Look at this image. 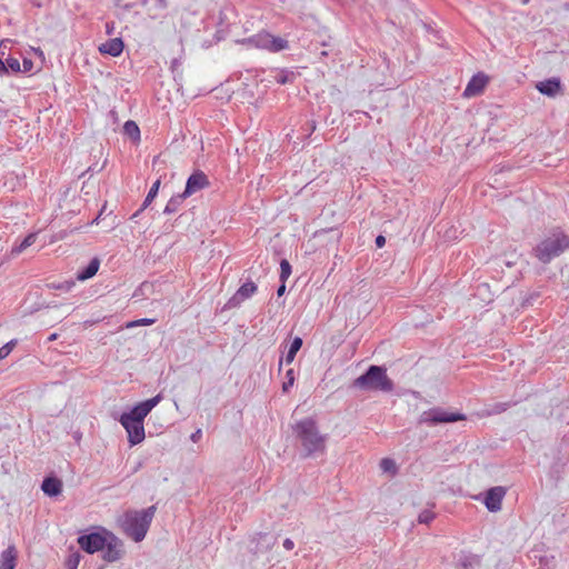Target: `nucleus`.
<instances>
[{"instance_id":"6","label":"nucleus","mask_w":569,"mask_h":569,"mask_svg":"<svg viewBox=\"0 0 569 569\" xmlns=\"http://www.w3.org/2000/svg\"><path fill=\"white\" fill-rule=\"evenodd\" d=\"M460 420H465V416L461 413L448 412L440 408H433L421 413L419 423L438 425L456 422Z\"/></svg>"},{"instance_id":"19","label":"nucleus","mask_w":569,"mask_h":569,"mask_svg":"<svg viewBox=\"0 0 569 569\" xmlns=\"http://www.w3.org/2000/svg\"><path fill=\"white\" fill-rule=\"evenodd\" d=\"M536 88L542 94L555 97L557 93H559L561 84L559 79L553 78L537 83Z\"/></svg>"},{"instance_id":"3","label":"nucleus","mask_w":569,"mask_h":569,"mask_svg":"<svg viewBox=\"0 0 569 569\" xmlns=\"http://www.w3.org/2000/svg\"><path fill=\"white\" fill-rule=\"evenodd\" d=\"M569 249V238L560 229L549 231L533 248V256L541 263H549Z\"/></svg>"},{"instance_id":"22","label":"nucleus","mask_w":569,"mask_h":569,"mask_svg":"<svg viewBox=\"0 0 569 569\" xmlns=\"http://www.w3.org/2000/svg\"><path fill=\"white\" fill-rule=\"evenodd\" d=\"M123 134L127 139H129L131 141L140 140V129H139L138 124L132 120H128L123 124Z\"/></svg>"},{"instance_id":"18","label":"nucleus","mask_w":569,"mask_h":569,"mask_svg":"<svg viewBox=\"0 0 569 569\" xmlns=\"http://www.w3.org/2000/svg\"><path fill=\"white\" fill-rule=\"evenodd\" d=\"M18 551L14 546H9L1 552L0 569H14L17 565Z\"/></svg>"},{"instance_id":"32","label":"nucleus","mask_w":569,"mask_h":569,"mask_svg":"<svg viewBox=\"0 0 569 569\" xmlns=\"http://www.w3.org/2000/svg\"><path fill=\"white\" fill-rule=\"evenodd\" d=\"M7 66H8V68H10L14 72H20L21 71L20 62H19V60L17 58H8L7 59Z\"/></svg>"},{"instance_id":"33","label":"nucleus","mask_w":569,"mask_h":569,"mask_svg":"<svg viewBox=\"0 0 569 569\" xmlns=\"http://www.w3.org/2000/svg\"><path fill=\"white\" fill-rule=\"evenodd\" d=\"M74 284L76 283H74L73 280H69V281H64V282H61V283L54 286V288L68 292V291H70L74 287Z\"/></svg>"},{"instance_id":"46","label":"nucleus","mask_w":569,"mask_h":569,"mask_svg":"<svg viewBox=\"0 0 569 569\" xmlns=\"http://www.w3.org/2000/svg\"><path fill=\"white\" fill-rule=\"evenodd\" d=\"M158 160H159V157H156V158L153 159V164H156V163L158 162Z\"/></svg>"},{"instance_id":"35","label":"nucleus","mask_w":569,"mask_h":569,"mask_svg":"<svg viewBox=\"0 0 569 569\" xmlns=\"http://www.w3.org/2000/svg\"><path fill=\"white\" fill-rule=\"evenodd\" d=\"M282 546L286 550H292L295 548V542L290 538H286Z\"/></svg>"},{"instance_id":"20","label":"nucleus","mask_w":569,"mask_h":569,"mask_svg":"<svg viewBox=\"0 0 569 569\" xmlns=\"http://www.w3.org/2000/svg\"><path fill=\"white\" fill-rule=\"evenodd\" d=\"M99 267H100V260L98 258L91 259V261L84 269L78 271L77 280L86 281V280L92 278L98 272Z\"/></svg>"},{"instance_id":"26","label":"nucleus","mask_w":569,"mask_h":569,"mask_svg":"<svg viewBox=\"0 0 569 569\" xmlns=\"http://www.w3.org/2000/svg\"><path fill=\"white\" fill-rule=\"evenodd\" d=\"M435 517L436 515L433 511L426 509L419 513L418 521L419 523L429 525L435 519Z\"/></svg>"},{"instance_id":"11","label":"nucleus","mask_w":569,"mask_h":569,"mask_svg":"<svg viewBox=\"0 0 569 569\" xmlns=\"http://www.w3.org/2000/svg\"><path fill=\"white\" fill-rule=\"evenodd\" d=\"M489 82L488 76L482 72L475 74L465 88L462 96L472 98L481 94Z\"/></svg>"},{"instance_id":"40","label":"nucleus","mask_w":569,"mask_h":569,"mask_svg":"<svg viewBox=\"0 0 569 569\" xmlns=\"http://www.w3.org/2000/svg\"><path fill=\"white\" fill-rule=\"evenodd\" d=\"M158 8L164 9L168 3L167 0H152Z\"/></svg>"},{"instance_id":"44","label":"nucleus","mask_w":569,"mask_h":569,"mask_svg":"<svg viewBox=\"0 0 569 569\" xmlns=\"http://www.w3.org/2000/svg\"><path fill=\"white\" fill-rule=\"evenodd\" d=\"M57 339V333H52L51 336H49L48 340L49 341H52V340H56Z\"/></svg>"},{"instance_id":"30","label":"nucleus","mask_w":569,"mask_h":569,"mask_svg":"<svg viewBox=\"0 0 569 569\" xmlns=\"http://www.w3.org/2000/svg\"><path fill=\"white\" fill-rule=\"evenodd\" d=\"M286 378H287V380L282 385V390L284 392H287L289 390V388H291L293 386V383H295V375H293V370L292 369H289L287 371Z\"/></svg>"},{"instance_id":"24","label":"nucleus","mask_w":569,"mask_h":569,"mask_svg":"<svg viewBox=\"0 0 569 569\" xmlns=\"http://www.w3.org/2000/svg\"><path fill=\"white\" fill-rule=\"evenodd\" d=\"M184 199L186 197L182 193L172 197L166 204L163 212L170 214L178 211L179 207L181 206Z\"/></svg>"},{"instance_id":"14","label":"nucleus","mask_w":569,"mask_h":569,"mask_svg":"<svg viewBox=\"0 0 569 569\" xmlns=\"http://www.w3.org/2000/svg\"><path fill=\"white\" fill-rule=\"evenodd\" d=\"M251 542L254 543L252 549L254 553H264L274 547L277 538L268 533L258 532L252 537Z\"/></svg>"},{"instance_id":"12","label":"nucleus","mask_w":569,"mask_h":569,"mask_svg":"<svg viewBox=\"0 0 569 569\" xmlns=\"http://www.w3.org/2000/svg\"><path fill=\"white\" fill-rule=\"evenodd\" d=\"M257 291V286L252 281L243 283L238 291L229 299L227 306L229 308H236L241 302L249 299Z\"/></svg>"},{"instance_id":"4","label":"nucleus","mask_w":569,"mask_h":569,"mask_svg":"<svg viewBox=\"0 0 569 569\" xmlns=\"http://www.w3.org/2000/svg\"><path fill=\"white\" fill-rule=\"evenodd\" d=\"M352 386L362 391L391 392L395 388L393 381L388 377L387 370L380 366H370L367 371L355 379Z\"/></svg>"},{"instance_id":"16","label":"nucleus","mask_w":569,"mask_h":569,"mask_svg":"<svg viewBox=\"0 0 569 569\" xmlns=\"http://www.w3.org/2000/svg\"><path fill=\"white\" fill-rule=\"evenodd\" d=\"M63 488L62 481L57 477H46L41 485V490L48 497H57L61 495Z\"/></svg>"},{"instance_id":"42","label":"nucleus","mask_w":569,"mask_h":569,"mask_svg":"<svg viewBox=\"0 0 569 569\" xmlns=\"http://www.w3.org/2000/svg\"><path fill=\"white\" fill-rule=\"evenodd\" d=\"M284 291H286V284H284V282H282L281 286L277 290V295L279 297H281L284 293Z\"/></svg>"},{"instance_id":"13","label":"nucleus","mask_w":569,"mask_h":569,"mask_svg":"<svg viewBox=\"0 0 569 569\" xmlns=\"http://www.w3.org/2000/svg\"><path fill=\"white\" fill-rule=\"evenodd\" d=\"M505 489L502 487H493L489 489L485 497V505L491 512H497L501 509L502 499L505 497Z\"/></svg>"},{"instance_id":"31","label":"nucleus","mask_w":569,"mask_h":569,"mask_svg":"<svg viewBox=\"0 0 569 569\" xmlns=\"http://www.w3.org/2000/svg\"><path fill=\"white\" fill-rule=\"evenodd\" d=\"M302 347V339L300 337H296L292 341H291V345L289 347V352L290 353H293L295 356L297 355V352L300 350V348Z\"/></svg>"},{"instance_id":"17","label":"nucleus","mask_w":569,"mask_h":569,"mask_svg":"<svg viewBox=\"0 0 569 569\" xmlns=\"http://www.w3.org/2000/svg\"><path fill=\"white\" fill-rule=\"evenodd\" d=\"M123 41L120 38L110 39L99 46V51L102 54L111 57H119L123 51Z\"/></svg>"},{"instance_id":"45","label":"nucleus","mask_w":569,"mask_h":569,"mask_svg":"<svg viewBox=\"0 0 569 569\" xmlns=\"http://www.w3.org/2000/svg\"><path fill=\"white\" fill-rule=\"evenodd\" d=\"M8 41H9V40H2V41L0 42V48H1V47H6V42H8Z\"/></svg>"},{"instance_id":"2","label":"nucleus","mask_w":569,"mask_h":569,"mask_svg":"<svg viewBox=\"0 0 569 569\" xmlns=\"http://www.w3.org/2000/svg\"><path fill=\"white\" fill-rule=\"evenodd\" d=\"M293 431L306 456L325 452L327 436L320 433L315 420L307 418L297 422L293 427Z\"/></svg>"},{"instance_id":"29","label":"nucleus","mask_w":569,"mask_h":569,"mask_svg":"<svg viewBox=\"0 0 569 569\" xmlns=\"http://www.w3.org/2000/svg\"><path fill=\"white\" fill-rule=\"evenodd\" d=\"M154 322H156L154 319L142 318V319H139V320L130 321L127 325V328H134V327H138V326H150V325H153Z\"/></svg>"},{"instance_id":"7","label":"nucleus","mask_w":569,"mask_h":569,"mask_svg":"<svg viewBox=\"0 0 569 569\" xmlns=\"http://www.w3.org/2000/svg\"><path fill=\"white\" fill-rule=\"evenodd\" d=\"M108 531H104L103 533L92 532L83 535L78 538V543L86 552L94 553L104 548V545L108 541Z\"/></svg>"},{"instance_id":"25","label":"nucleus","mask_w":569,"mask_h":569,"mask_svg":"<svg viewBox=\"0 0 569 569\" xmlns=\"http://www.w3.org/2000/svg\"><path fill=\"white\" fill-rule=\"evenodd\" d=\"M290 274L291 266L286 259H282L280 262V280L284 282L290 277Z\"/></svg>"},{"instance_id":"43","label":"nucleus","mask_w":569,"mask_h":569,"mask_svg":"<svg viewBox=\"0 0 569 569\" xmlns=\"http://www.w3.org/2000/svg\"><path fill=\"white\" fill-rule=\"evenodd\" d=\"M7 71H8V68H7L6 63L2 61V59L0 58V72L4 73Z\"/></svg>"},{"instance_id":"1","label":"nucleus","mask_w":569,"mask_h":569,"mask_svg":"<svg viewBox=\"0 0 569 569\" xmlns=\"http://www.w3.org/2000/svg\"><path fill=\"white\" fill-rule=\"evenodd\" d=\"M154 513V506L141 510H127L119 517L118 523L129 538L136 542H140L144 539Z\"/></svg>"},{"instance_id":"27","label":"nucleus","mask_w":569,"mask_h":569,"mask_svg":"<svg viewBox=\"0 0 569 569\" xmlns=\"http://www.w3.org/2000/svg\"><path fill=\"white\" fill-rule=\"evenodd\" d=\"M380 468L385 471V472H396V463L392 459L390 458H383L381 461H380Z\"/></svg>"},{"instance_id":"9","label":"nucleus","mask_w":569,"mask_h":569,"mask_svg":"<svg viewBox=\"0 0 569 569\" xmlns=\"http://www.w3.org/2000/svg\"><path fill=\"white\" fill-rule=\"evenodd\" d=\"M120 423L128 433V441L131 446H136L144 440V427L142 422L133 421L128 416L120 417Z\"/></svg>"},{"instance_id":"34","label":"nucleus","mask_w":569,"mask_h":569,"mask_svg":"<svg viewBox=\"0 0 569 569\" xmlns=\"http://www.w3.org/2000/svg\"><path fill=\"white\" fill-rule=\"evenodd\" d=\"M506 409H507V403H497V405H495V408L491 412L500 413V412L505 411Z\"/></svg>"},{"instance_id":"10","label":"nucleus","mask_w":569,"mask_h":569,"mask_svg":"<svg viewBox=\"0 0 569 569\" xmlns=\"http://www.w3.org/2000/svg\"><path fill=\"white\" fill-rule=\"evenodd\" d=\"M122 547H123L122 541L119 538H117L113 533L109 532L108 541L104 545V548L102 549L103 560H106L108 562H113V561L119 560L123 553Z\"/></svg>"},{"instance_id":"37","label":"nucleus","mask_w":569,"mask_h":569,"mask_svg":"<svg viewBox=\"0 0 569 569\" xmlns=\"http://www.w3.org/2000/svg\"><path fill=\"white\" fill-rule=\"evenodd\" d=\"M79 563V556H76L74 559L70 558L68 561L69 569H77V566Z\"/></svg>"},{"instance_id":"36","label":"nucleus","mask_w":569,"mask_h":569,"mask_svg":"<svg viewBox=\"0 0 569 569\" xmlns=\"http://www.w3.org/2000/svg\"><path fill=\"white\" fill-rule=\"evenodd\" d=\"M33 62L30 59H23V72L31 71Z\"/></svg>"},{"instance_id":"28","label":"nucleus","mask_w":569,"mask_h":569,"mask_svg":"<svg viewBox=\"0 0 569 569\" xmlns=\"http://www.w3.org/2000/svg\"><path fill=\"white\" fill-rule=\"evenodd\" d=\"M16 343V340H11L0 348V360L7 358L10 355Z\"/></svg>"},{"instance_id":"41","label":"nucleus","mask_w":569,"mask_h":569,"mask_svg":"<svg viewBox=\"0 0 569 569\" xmlns=\"http://www.w3.org/2000/svg\"><path fill=\"white\" fill-rule=\"evenodd\" d=\"M295 357H296V356H295L293 353H290V352L288 351V352H287V355H286L284 361H286L287 363H291V362L295 360Z\"/></svg>"},{"instance_id":"39","label":"nucleus","mask_w":569,"mask_h":569,"mask_svg":"<svg viewBox=\"0 0 569 569\" xmlns=\"http://www.w3.org/2000/svg\"><path fill=\"white\" fill-rule=\"evenodd\" d=\"M385 243H386V238L380 234L376 238V246L378 248H382L385 246Z\"/></svg>"},{"instance_id":"21","label":"nucleus","mask_w":569,"mask_h":569,"mask_svg":"<svg viewBox=\"0 0 569 569\" xmlns=\"http://www.w3.org/2000/svg\"><path fill=\"white\" fill-rule=\"evenodd\" d=\"M160 184H161V177H159L154 182L153 184L151 186L141 208L132 214L131 219H134L136 217H138L140 214L141 211H143L152 201L153 199L157 197L158 194V191H159V188H160Z\"/></svg>"},{"instance_id":"5","label":"nucleus","mask_w":569,"mask_h":569,"mask_svg":"<svg viewBox=\"0 0 569 569\" xmlns=\"http://www.w3.org/2000/svg\"><path fill=\"white\" fill-rule=\"evenodd\" d=\"M240 43L248 48L263 49L270 52H279L288 48V41L286 39L276 37L264 30L242 39Z\"/></svg>"},{"instance_id":"15","label":"nucleus","mask_w":569,"mask_h":569,"mask_svg":"<svg viewBox=\"0 0 569 569\" xmlns=\"http://www.w3.org/2000/svg\"><path fill=\"white\" fill-rule=\"evenodd\" d=\"M207 184L208 180L206 174L203 172H196L188 178L186 189L182 194L187 198L203 189Z\"/></svg>"},{"instance_id":"8","label":"nucleus","mask_w":569,"mask_h":569,"mask_svg":"<svg viewBox=\"0 0 569 569\" xmlns=\"http://www.w3.org/2000/svg\"><path fill=\"white\" fill-rule=\"evenodd\" d=\"M162 400L161 393L136 405L129 412H123L121 416H128L133 421L143 423L144 418L149 412Z\"/></svg>"},{"instance_id":"23","label":"nucleus","mask_w":569,"mask_h":569,"mask_svg":"<svg viewBox=\"0 0 569 569\" xmlns=\"http://www.w3.org/2000/svg\"><path fill=\"white\" fill-rule=\"evenodd\" d=\"M36 240H37V233L36 232L29 233L18 246H14L11 249V254L18 256V254L22 253L27 248L32 246L36 242Z\"/></svg>"},{"instance_id":"38","label":"nucleus","mask_w":569,"mask_h":569,"mask_svg":"<svg viewBox=\"0 0 569 569\" xmlns=\"http://www.w3.org/2000/svg\"><path fill=\"white\" fill-rule=\"evenodd\" d=\"M201 436H202L201 429H198V430H196V431L191 435L190 439H191L193 442H197V441H199V439L201 438Z\"/></svg>"}]
</instances>
